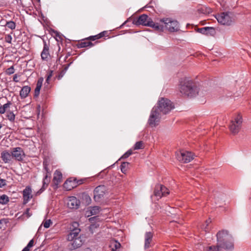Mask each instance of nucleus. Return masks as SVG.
Returning <instances> with one entry per match:
<instances>
[{
    "label": "nucleus",
    "mask_w": 251,
    "mask_h": 251,
    "mask_svg": "<svg viewBox=\"0 0 251 251\" xmlns=\"http://www.w3.org/2000/svg\"><path fill=\"white\" fill-rule=\"evenodd\" d=\"M161 21L164 23V28L170 32H175L179 30L178 23L176 20L167 18L165 20L162 19Z\"/></svg>",
    "instance_id": "9d476101"
},
{
    "label": "nucleus",
    "mask_w": 251,
    "mask_h": 251,
    "mask_svg": "<svg viewBox=\"0 0 251 251\" xmlns=\"http://www.w3.org/2000/svg\"><path fill=\"white\" fill-rule=\"evenodd\" d=\"M53 74V71L49 70L47 74V78L46 79V82L49 83L50 78L52 77Z\"/></svg>",
    "instance_id": "c03bdc74"
},
{
    "label": "nucleus",
    "mask_w": 251,
    "mask_h": 251,
    "mask_svg": "<svg viewBox=\"0 0 251 251\" xmlns=\"http://www.w3.org/2000/svg\"><path fill=\"white\" fill-rule=\"evenodd\" d=\"M144 148L143 142L142 141L137 142L134 146V150H139Z\"/></svg>",
    "instance_id": "4c0bfd02"
},
{
    "label": "nucleus",
    "mask_w": 251,
    "mask_h": 251,
    "mask_svg": "<svg viewBox=\"0 0 251 251\" xmlns=\"http://www.w3.org/2000/svg\"><path fill=\"white\" fill-rule=\"evenodd\" d=\"M218 247L226 250L233 249L234 245L232 242L231 236L226 230H222L218 232L216 235Z\"/></svg>",
    "instance_id": "20e7f679"
},
{
    "label": "nucleus",
    "mask_w": 251,
    "mask_h": 251,
    "mask_svg": "<svg viewBox=\"0 0 251 251\" xmlns=\"http://www.w3.org/2000/svg\"><path fill=\"white\" fill-rule=\"evenodd\" d=\"M107 34H108L107 31H103L96 35L90 36L87 38H86L85 39H82V40L84 41L85 40H87L95 41L97 39H100L104 36H108Z\"/></svg>",
    "instance_id": "4be33fe9"
},
{
    "label": "nucleus",
    "mask_w": 251,
    "mask_h": 251,
    "mask_svg": "<svg viewBox=\"0 0 251 251\" xmlns=\"http://www.w3.org/2000/svg\"><path fill=\"white\" fill-rule=\"evenodd\" d=\"M18 75L17 74H15L13 76V80L14 82H19V80L18 79Z\"/></svg>",
    "instance_id": "bf43d9fd"
},
{
    "label": "nucleus",
    "mask_w": 251,
    "mask_h": 251,
    "mask_svg": "<svg viewBox=\"0 0 251 251\" xmlns=\"http://www.w3.org/2000/svg\"><path fill=\"white\" fill-rule=\"evenodd\" d=\"M133 153L132 150H129L127 151L125 153H124L122 157L120 158V159H126L127 157H128L130 155H131Z\"/></svg>",
    "instance_id": "79ce46f5"
},
{
    "label": "nucleus",
    "mask_w": 251,
    "mask_h": 251,
    "mask_svg": "<svg viewBox=\"0 0 251 251\" xmlns=\"http://www.w3.org/2000/svg\"><path fill=\"white\" fill-rule=\"evenodd\" d=\"M206 29V27H204L202 28H197L196 31L198 32L205 35L206 30H207Z\"/></svg>",
    "instance_id": "09e8293b"
},
{
    "label": "nucleus",
    "mask_w": 251,
    "mask_h": 251,
    "mask_svg": "<svg viewBox=\"0 0 251 251\" xmlns=\"http://www.w3.org/2000/svg\"><path fill=\"white\" fill-rule=\"evenodd\" d=\"M86 180H87V178H81V179H78V180H77L76 179V180H75L76 187H77V186H78L79 185H81V184L84 183Z\"/></svg>",
    "instance_id": "49530a36"
},
{
    "label": "nucleus",
    "mask_w": 251,
    "mask_h": 251,
    "mask_svg": "<svg viewBox=\"0 0 251 251\" xmlns=\"http://www.w3.org/2000/svg\"><path fill=\"white\" fill-rule=\"evenodd\" d=\"M14 72H15V69H14L13 66H12L11 67L8 68L5 71V73L7 75H11L14 74Z\"/></svg>",
    "instance_id": "37998d69"
},
{
    "label": "nucleus",
    "mask_w": 251,
    "mask_h": 251,
    "mask_svg": "<svg viewBox=\"0 0 251 251\" xmlns=\"http://www.w3.org/2000/svg\"><path fill=\"white\" fill-rule=\"evenodd\" d=\"M161 187H162L161 189H162V193H163V196H165L169 194V193H170L169 189L167 187H166L165 186H164L163 185L161 184Z\"/></svg>",
    "instance_id": "a18cd8bd"
},
{
    "label": "nucleus",
    "mask_w": 251,
    "mask_h": 251,
    "mask_svg": "<svg viewBox=\"0 0 251 251\" xmlns=\"http://www.w3.org/2000/svg\"><path fill=\"white\" fill-rule=\"evenodd\" d=\"M30 209L29 208H26V211L25 212V213L27 215L28 217H30L31 214L29 213Z\"/></svg>",
    "instance_id": "052dcab7"
},
{
    "label": "nucleus",
    "mask_w": 251,
    "mask_h": 251,
    "mask_svg": "<svg viewBox=\"0 0 251 251\" xmlns=\"http://www.w3.org/2000/svg\"><path fill=\"white\" fill-rule=\"evenodd\" d=\"M48 165H49V162L47 159H44L43 161V167L44 169L46 171V173H49V175H50V170L48 168Z\"/></svg>",
    "instance_id": "a19ab883"
},
{
    "label": "nucleus",
    "mask_w": 251,
    "mask_h": 251,
    "mask_svg": "<svg viewBox=\"0 0 251 251\" xmlns=\"http://www.w3.org/2000/svg\"><path fill=\"white\" fill-rule=\"evenodd\" d=\"M63 38H64V39H65V42H67V40H68L69 41H70V40L66 39L64 36H63Z\"/></svg>",
    "instance_id": "69168bd1"
},
{
    "label": "nucleus",
    "mask_w": 251,
    "mask_h": 251,
    "mask_svg": "<svg viewBox=\"0 0 251 251\" xmlns=\"http://www.w3.org/2000/svg\"><path fill=\"white\" fill-rule=\"evenodd\" d=\"M67 204L68 208L70 209H78L80 204V201L77 200L75 196L68 197L67 199Z\"/></svg>",
    "instance_id": "ddd939ff"
},
{
    "label": "nucleus",
    "mask_w": 251,
    "mask_h": 251,
    "mask_svg": "<svg viewBox=\"0 0 251 251\" xmlns=\"http://www.w3.org/2000/svg\"><path fill=\"white\" fill-rule=\"evenodd\" d=\"M63 70L61 71L60 73L55 76V77L57 78L58 80L60 79L63 76Z\"/></svg>",
    "instance_id": "5fc2aeb1"
},
{
    "label": "nucleus",
    "mask_w": 251,
    "mask_h": 251,
    "mask_svg": "<svg viewBox=\"0 0 251 251\" xmlns=\"http://www.w3.org/2000/svg\"><path fill=\"white\" fill-rule=\"evenodd\" d=\"M81 42L78 43L76 45L77 48H83L87 47H92L94 45V44L92 43L91 41H84L81 40Z\"/></svg>",
    "instance_id": "bb28decb"
},
{
    "label": "nucleus",
    "mask_w": 251,
    "mask_h": 251,
    "mask_svg": "<svg viewBox=\"0 0 251 251\" xmlns=\"http://www.w3.org/2000/svg\"><path fill=\"white\" fill-rule=\"evenodd\" d=\"M206 28L205 35L213 36L215 35L216 32L214 27L206 26Z\"/></svg>",
    "instance_id": "c756f323"
},
{
    "label": "nucleus",
    "mask_w": 251,
    "mask_h": 251,
    "mask_svg": "<svg viewBox=\"0 0 251 251\" xmlns=\"http://www.w3.org/2000/svg\"><path fill=\"white\" fill-rule=\"evenodd\" d=\"M30 248L27 247L26 246L25 247L22 251H30Z\"/></svg>",
    "instance_id": "e2e57ef3"
},
{
    "label": "nucleus",
    "mask_w": 251,
    "mask_h": 251,
    "mask_svg": "<svg viewBox=\"0 0 251 251\" xmlns=\"http://www.w3.org/2000/svg\"><path fill=\"white\" fill-rule=\"evenodd\" d=\"M192 152L187 151H180L176 153L177 159L182 163H187L194 159Z\"/></svg>",
    "instance_id": "6e6552de"
},
{
    "label": "nucleus",
    "mask_w": 251,
    "mask_h": 251,
    "mask_svg": "<svg viewBox=\"0 0 251 251\" xmlns=\"http://www.w3.org/2000/svg\"><path fill=\"white\" fill-rule=\"evenodd\" d=\"M58 58L56 60V64H57V65L60 64L61 65V66L62 67V64H61V58L62 56V54H61L60 55H58Z\"/></svg>",
    "instance_id": "4d7b16f0"
},
{
    "label": "nucleus",
    "mask_w": 251,
    "mask_h": 251,
    "mask_svg": "<svg viewBox=\"0 0 251 251\" xmlns=\"http://www.w3.org/2000/svg\"><path fill=\"white\" fill-rule=\"evenodd\" d=\"M147 26L151 27L155 31L157 32H161L164 31V25H159L158 23H154L152 19L148 22Z\"/></svg>",
    "instance_id": "f3484780"
},
{
    "label": "nucleus",
    "mask_w": 251,
    "mask_h": 251,
    "mask_svg": "<svg viewBox=\"0 0 251 251\" xmlns=\"http://www.w3.org/2000/svg\"><path fill=\"white\" fill-rule=\"evenodd\" d=\"M12 158L18 161H23L25 157L23 149L21 147L13 148L11 151Z\"/></svg>",
    "instance_id": "9b49d317"
},
{
    "label": "nucleus",
    "mask_w": 251,
    "mask_h": 251,
    "mask_svg": "<svg viewBox=\"0 0 251 251\" xmlns=\"http://www.w3.org/2000/svg\"><path fill=\"white\" fill-rule=\"evenodd\" d=\"M151 18L149 17L147 15L143 14L139 16L138 17H130L128 18L119 27V28H122V27L129 22H132L133 25L137 26L142 25L147 26L148 22L151 20Z\"/></svg>",
    "instance_id": "423d86ee"
},
{
    "label": "nucleus",
    "mask_w": 251,
    "mask_h": 251,
    "mask_svg": "<svg viewBox=\"0 0 251 251\" xmlns=\"http://www.w3.org/2000/svg\"><path fill=\"white\" fill-rule=\"evenodd\" d=\"M43 49L41 53V57L42 60L47 61L50 57L49 51L50 45L49 43H47L45 40H43Z\"/></svg>",
    "instance_id": "2eb2a0df"
},
{
    "label": "nucleus",
    "mask_w": 251,
    "mask_h": 251,
    "mask_svg": "<svg viewBox=\"0 0 251 251\" xmlns=\"http://www.w3.org/2000/svg\"><path fill=\"white\" fill-rule=\"evenodd\" d=\"M6 118L11 122H14L15 119V115L12 111H7L6 115Z\"/></svg>",
    "instance_id": "f704fd0d"
},
{
    "label": "nucleus",
    "mask_w": 251,
    "mask_h": 251,
    "mask_svg": "<svg viewBox=\"0 0 251 251\" xmlns=\"http://www.w3.org/2000/svg\"><path fill=\"white\" fill-rule=\"evenodd\" d=\"M211 221L210 220V219H208V220H207L206 221H205V223H206V226L205 227H204L205 229H206L207 228V226H208V224L211 223Z\"/></svg>",
    "instance_id": "680f3d73"
},
{
    "label": "nucleus",
    "mask_w": 251,
    "mask_h": 251,
    "mask_svg": "<svg viewBox=\"0 0 251 251\" xmlns=\"http://www.w3.org/2000/svg\"><path fill=\"white\" fill-rule=\"evenodd\" d=\"M43 81L44 78L43 77H40L38 79L34 90V97L37 98L39 96Z\"/></svg>",
    "instance_id": "5701e85b"
},
{
    "label": "nucleus",
    "mask_w": 251,
    "mask_h": 251,
    "mask_svg": "<svg viewBox=\"0 0 251 251\" xmlns=\"http://www.w3.org/2000/svg\"><path fill=\"white\" fill-rule=\"evenodd\" d=\"M220 247H218V244L217 246H211L207 247L205 248V251H219V249Z\"/></svg>",
    "instance_id": "58836bf2"
},
{
    "label": "nucleus",
    "mask_w": 251,
    "mask_h": 251,
    "mask_svg": "<svg viewBox=\"0 0 251 251\" xmlns=\"http://www.w3.org/2000/svg\"><path fill=\"white\" fill-rule=\"evenodd\" d=\"M52 224V222L50 219L46 220L43 223V226L44 227L47 228H49L50 225Z\"/></svg>",
    "instance_id": "de8ad7c7"
},
{
    "label": "nucleus",
    "mask_w": 251,
    "mask_h": 251,
    "mask_svg": "<svg viewBox=\"0 0 251 251\" xmlns=\"http://www.w3.org/2000/svg\"><path fill=\"white\" fill-rule=\"evenodd\" d=\"M4 39H5V41L6 42H7L8 43H10V44L11 43L12 37L11 35H10V34L6 35Z\"/></svg>",
    "instance_id": "8fccbe9b"
},
{
    "label": "nucleus",
    "mask_w": 251,
    "mask_h": 251,
    "mask_svg": "<svg viewBox=\"0 0 251 251\" xmlns=\"http://www.w3.org/2000/svg\"><path fill=\"white\" fill-rule=\"evenodd\" d=\"M67 58H68V56H66L65 57V58L64 59V61L66 62V61H66V59H67Z\"/></svg>",
    "instance_id": "0e129e2a"
},
{
    "label": "nucleus",
    "mask_w": 251,
    "mask_h": 251,
    "mask_svg": "<svg viewBox=\"0 0 251 251\" xmlns=\"http://www.w3.org/2000/svg\"><path fill=\"white\" fill-rule=\"evenodd\" d=\"M180 92L187 97H194L198 94L197 86L193 80L187 77L181 78L179 81Z\"/></svg>",
    "instance_id": "7ed1b4c3"
},
{
    "label": "nucleus",
    "mask_w": 251,
    "mask_h": 251,
    "mask_svg": "<svg viewBox=\"0 0 251 251\" xmlns=\"http://www.w3.org/2000/svg\"><path fill=\"white\" fill-rule=\"evenodd\" d=\"M73 61H72L70 63L66 64L64 65V74L65 73V72L66 71V70L68 69V67L70 66V65L72 63Z\"/></svg>",
    "instance_id": "6e6d98bb"
},
{
    "label": "nucleus",
    "mask_w": 251,
    "mask_h": 251,
    "mask_svg": "<svg viewBox=\"0 0 251 251\" xmlns=\"http://www.w3.org/2000/svg\"><path fill=\"white\" fill-rule=\"evenodd\" d=\"M60 47L59 46V51H60Z\"/></svg>",
    "instance_id": "774afa93"
},
{
    "label": "nucleus",
    "mask_w": 251,
    "mask_h": 251,
    "mask_svg": "<svg viewBox=\"0 0 251 251\" xmlns=\"http://www.w3.org/2000/svg\"><path fill=\"white\" fill-rule=\"evenodd\" d=\"M107 190V187L104 185H101L96 187L94 190V201L96 202H100L103 199Z\"/></svg>",
    "instance_id": "1a4fd4ad"
},
{
    "label": "nucleus",
    "mask_w": 251,
    "mask_h": 251,
    "mask_svg": "<svg viewBox=\"0 0 251 251\" xmlns=\"http://www.w3.org/2000/svg\"><path fill=\"white\" fill-rule=\"evenodd\" d=\"M6 180L2 178H0V188H2L6 186Z\"/></svg>",
    "instance_id": "3c124183"
},
{
    "label": "nucleus",
    "mask_w": 251,
    "mask_h": 251,
    "mask_svg": "<svg viewBox=\"0 0 251 251\" xmlns=\"http://www.w3.org/2000/svg\"><path fill=\"white\" fill-rule=\"evenodd\" d=\"M197 10L199 13L203 14H209L212 12V8L203 5L198 6Z\"/></svg>",
    "instance_id": "b1692460"
},
{
    "label": "nucleus",
    "mask_w": 251,
    "mask_h": 251,
    "mask_svg": "<svg viewBox=\"0 0 251 251\" xmlns=\"http://www.w3.org/2000/svg\"><path fill=\"white\" fill-rule=\"evenodd\" d=\"M89 208V211L91 215H96L98 214L100 210V207L98 206H91Z\"/></svg>",
    "instance_id": "2f4dec72"
},
{
    "label": "nucleus",
    "mask_w": 251,
    "mask_h": 251,
    "mask_svg": "<svg viewBox=\"0 0 251 251\" xmlns=\"http://www.w3.org/2000/svg\"><path fill=\"white\" fill-rule=\"evenodd\" d=\"M106 175L105 170L101 171L98 175V176L100 178H103Z\"/></svg>",
    "instance_id": "864d4df0"
},
{
    "label": "nucleus",
    "mask_w": 251,
    "mask_h": 251,
    "mask_svg": "<svg viewBox=\"0 0 251 251\" xmlns=\"http://www.w3.org/2000/svg\"><path fill=\"white\" fill-rule=\"evenodd\" d=\"M50 33L51 36H53L56 39V41L58 43H60L61 45H63V38L62 37V35L58 31L55 30L54 29H50Z\"/></svg>",
    "instance_id": "412c9836"
},
{
    "label": "nucleus",
    "mask_w": 251,
    "mask_h": 251,
    "mask_svg": "<svg viewBox=\"0 0 251 251\" xmlns=\"http://www.w3.org/2000/svg\"><path fill=\"white\" fill-rule=\"evenodd\" d=\"M242 123V117L240 114H238L230 122L229 128L231 132L234 135L237 134L241 128Z\"/></svg>",
    "instance_id": "0eeeda50"
},
{
    "label": "nucleus",
    "mask_w": 251,
    "mask_h": 251,
    "mask_svg": "<svg viewBox=\"0 0 251 251\" xmlns=\"http://www.w3.org/2000/svg\"><path fill=\"white\" fill-rule=\"evenodd\" d=\"M31 88L28 86H24L20 92V96L22 99L25 98L27 97L28 94L30 92Z\"/></svg>",
    "instance_id": "393cba45"
},
{
    "label": "nucleus",
    "mask_w": 251,
    "mask_h": 251,
    "mask_svg": "<svg viewBox=\"0 0 251 251\" xmlns=\"http://www.w3.org/2000/svg\"><path fill=\"white\" fill-rule=\"evenodd\" d=\"M32 189L30 186H26L22 192L23 194V204L24 205L27 203L32 199Z\"/></svg>",
    "instance_id": "f8f14e48"
},
{
    "label": "nucleus",
    "mask_w": 251,
    "mask_h": 251,
    "mask_svg": "<svg viewBox=\"0 0 251 251\" xmlns=\"http://www.w3.org/2000/svg\"><path fill=\"white\" fill-rule=\"evenodd\" d=\"M78 222H74L70 227V231L67 236V240L69 242L67 245V248L69 251L76 250L81 247L85 242L82 235L80 234V229L78 227Z\"/></svg>",
    "instance_id": "f03ea898"
},
{
    "label": "nucleus",
    "mask_w": 251,
    "mask_h": 251,
    "mask_svg": "<svg viewBox=\"0 0 251 251\" xmlns=\"http://www.w3.org/2000/svg\"><path fill=\"white\" fill-rule=\"evenodd\" d=\"M2 223L1 221L0 220V225Z\"/></svg>",
    "instance_id": "338daca9"
},
{
    "label": "nucleus",
    "mask_w": 251,
    "mask_h": 251,
    "mask_svg": "<svg viewBox=\"0 0 251 251\" xmlns=\"http://www.w3.org/2000/svg\"><path fill=\"white\" fill-rule=\"evenodd\" d=\"M89 221L91 224H97V222H100V218L98 216H94L89 219Z\"/></svg>",
    "instance_id": "ea45409f"
},
{
    "label": "nucleus",
    "mask_w": 251,
    "mask_h": 251,
    "mask_svg": "<svg viewBox=\"0 0 251 251\" xmlns=\"http://www.w3.org/2000/svg\"><path fill=\"white\" fill-rule=\"evenodd\" d=\"M33 244H34V240H33V239H31V240H30V241L27 245V247H29L30 248L33 246Z\"/></svg>",
    "instance_id": "13d9d810"
},
{
    "label": "nucleus",
    "mask_w": 251,
    "mask_h": 251,
    "mask_svg": "<svg viewBox=\"0 0 251 251\" xmlns=\"http://www.w3.org/2000/svg\"><path fill=\"white\" fill-rule=\"evenodd\" d=\"M0 155V157L4 163H9L12 161L13 158L12 153L9 152L7 151H3Z\"/></svg>",
    "instance_id": "6ab92c4d"
},
{
    "label": "nucleus",
    "mask_w": 251,
    "mask_h": 251,
    "mask_svg": "<svg viewBox=\"0 0 251 251\" xmlns=\"http://www.w3.org/2000/svg\"><path fill=\"white\" fill-rule=\"evenodd\" d=\"M153 233L147 232L145 235V249H149L151 247V243L152 241Z\"/></svg>",
    "instance_id": "aec40b11"
},
{
    "label": "nucleus",
    "mask_w": 251,
    "mask_h": 251,
    "mask_svg": "<svg viewBox=\"0 0 251 251\" xmlns=\"http://www.w3.org/2000/svg\"><path fill=\"white\" fill-rule=\"evenodd\" d=\"M62 174L60 171L56 170L53 175L52 187L53 189L57 190L59 187V183L61 182Z\"/></svg>",
    "instance_id": "4468645a"
},
{
    "label": "nucleus",
    "mask_w": 251,
    "mask_h": 251,
    "mask_svg": "<svg viewBox=\"0 0 251 251\" xmlns=\"http://www.w3.org/2000/svg\"><path fill=\"white\" fill-rule=\"evenodd\" d=\"M9 201L8 197L6 195L0 196V203L1 204H6Z\"/></svg>",
    "instance_id": "72a5a7b5"
},
{
    "label": "nucleus",
    "mask_w": 251,
    "mask_h": 251,
    "mask_svg": "<svg viewBox=\"0 0 251 251\" xmlns=\"http://www.w3.org/2000/svg\"><path fill=\"white\" fill-rule=\"evenodd\" d=\"M8 28L13 30L16 28V24L12 21L7 22L5 25Z\"/></svg>",
    "instance_id": "c9c22d12"
},
{
    "label": "nucleus",
    "mask_w": 251,
    "mask_h": 251,
    "mask_svg": "<svg viewBox=\"0 0 251 251\" xmlns=\"http://www.w3.org/2000/svg\"><path fill=\"white\" fill-rule=\"evenodd\" d=\"M48 174L49 173H46V174L44 176V177L43 179V181H42V182H43L42 186L45 187V188H47V187L49 184V182L50 181V177H49Z\"/></svg>",
    "instance_id": "473e14b6"
},
{
    "label": "nucleus",
    "mask_w": 251,
    "mask_h": 251,
    "mask_svg": "<svg viewBox=\"0 0 251 251\" xmlns=\"http://www.w3.org/2000/svg\"><path fill=\"white\" fill-rule=\"evenodd\" d=\"M75 180H76V177H71L68 178L64 182V189L66 191H70L76 187Z\"/></svg>",
    "instance_id": "dca6fc26"
},
{
    "label": "nucleus",
    "mask_w": 251,
    "mask_h": 251,
    "mask_svg": "<svg viewBox=\"0 0 251 251\" xmlns=\"http://www.w3.org/2000/svg\"><path fill=\"white\" fill-rule=\"evenodd\" d=\"M11 102L10 101H8L7 102L3 105L0 106V114H4L8 108L9 107L10 105H11Z\"/></svg>",
    "instance_id": "7c9ffc66"
},
{
    "label": "nucleus",
    "mask_w": 251,
    "mask_h": 251,
    "mask_svg": "<svg viewBox=\"0 0 251 251\" xmlns=\"http://www.w3.org/2000/svg\"><path fill=\"white\" fill-rule=\"evenodd\" d=\"M131 164L129 162H123L122 163L120 168L122 172L125 174H126V171H127V169L129 168V166H130Z\"/></svg>",
    "instance_id": "c85d7f7f"
},
{
    "label": "nucleus",
    "mask_w": 251,
    "mask_h": 251,
    "mask_svg": "<svg viewBox=\"0 0 251 251\" xmlns=\"http://www.w3.org/2000/svg\"><path fill=\"white\" fill-rule=\"evenodd\" d=\"M100 226V224H91L90 226H89V231L93 234L94 232V230L96 228H98Z\"/></svg>",
    "instance_id": "e433bc0d"
},
{
    "label": "nucleus",
    "mask_w": 251,
    "mask_h": 251,
    "mask_svg": "<svg viewBox=\"0 0 251 251\" xmlns=\"http://www.w3.org/2000/svg\"><path fill=\"white\" fill-rule=\"evenodd\" d=\"M46 188H45V187L42 186L40 189H39L37 192H36L35 195L36 196L40 195L42 193H43L46 190Z\"/></svg>",
    "instance_id": "603ef678"
},
{
    "label": "nucleus",
    "mask_w": 251,
    "mask_h": 251,
    "mask_svg": "<svg viewBox=\"0 0 251 251\" xmlns=\"http://www.w3.org/2000/svg\"><path fill=\"white\" fill-rule=\"evenodd\" d=\"M161 188V184H157L155 185L153 192L155 196L159 197L160 198L163 196Z\"/></svg>",
    "instance_id": "a878e982"
},
{
    "label": "nucleus",
    "mask_w": 251,
    "mask_h": 251,
    "mask_svg": "<svg viewBox=\"0 0 251 251\" xmlns=\"http://www.w3.org/2000/svg\"><path fill=\"white\" fill-rule=\"evenodd\" d=\"M80 203L84 205H88L91 202V199L88 193L83 192L79 195Z\"/></svg>",
    "instance_id": "a211bd4d"
},
{
    "label": "nucleus",
    "mask_w": 251,
    "mask_h": 251,
    "mask_svg": "<svg viewBox=\"0 0 251 251\" xmlns=\"http://www.w3.org/2000/svg\"><path fill=\"white\" fill-rule=\"evenodd\" d=\"M175 108V106L170 100L167 98H161L157 103V106H154L148 120V123L151 127H156L160 121L161 113L167 114Z\"/></svg>",
    "instance_id": "f257e3e1"
},
{
    "label": "nucleus",
    "mask_w": 251,
    "mask_h": 251,
    "mask_svg": "<svg viewBox=\"0 0 251 251\" xmlns=\"http://www.w3.org/2000/svg\"><path fill=\"white\" fill-rule=\"evenodd\" d=\"M216 18L220 24L226 25H231L237 19L235 14L232 12H223Z\"/></svg>",
    "instance_id": "39448f33"
},
{
    "label": "nucleus",
    "mask_w": 251,
    "mask_h": 251,
    "mask_svg": "<svg viewBox=\"0 0 251 251\" xmlns=\"http://www.w3.org/2000/svg\"><path fill=\"white\" fill-rule=\"evenodd\" d=\"M109 246L112 248L111 251H119L118 250L121 248V245L119 242L114 240L111 242Z\"/></svg>",
    "instance_id": "cd10ccee"
}]
</instances>
